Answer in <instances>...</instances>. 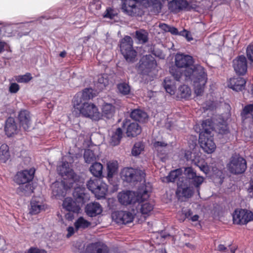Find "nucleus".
<instances>
[{
	"label": "nucleus",
	"instance_id": "f257e3e1",
	"mask_svg": "<svg viewBox=\"0 0 253 253\" xmlns=\"http://www.w3.org/2000/svg\"><path fill=\"white\" fill-rule=\"evenodd\" d=\"M175 66L169 68V71L174 79L180 81L184 72L186 79L193 83L195 93L201 95L204 92L205 86L207 82V74L206 69L202 66L194 65L192 56L184 53H177L175 56Z\"/></svg>",
	"mask_w": 253,
	"mask_h": 253
},
{
	"label": "nucleus",
	"instance_id": "f03ea898",
	"mask_svg": "<svg viewBox=\"0 0 253 253\" xmlns=\"http://www.w3.org/2000/svg\"><path fill=\"white\" fill-rule=\"evenodd\" d=\"M85 188L82 186H77L74 190L73 195L75 200L67 197L63 202V208L68 211L78 213L81 210V206L89 199L88 194L85 192Z\"/></svg>",
	"mask_w": 253,
	"mask_h": 253
},
{
	"label": "nucleus",
	"instance_id": "7ed1b4c3",
	"mask_svg": "<svg viewBox=\"0 0 253 253\" xmlns=\"http://www.w3.org/2000/svg\"><path fill=\"white\" fill-rule=\"evenodd\" d=\"M117 197L121 204L127 206L136 202L140 203L144 202L149 195L146 189L139 188L136 192L130 190L122 191L118 193Z\"/></svg>",
	"mask_w": 253,
	"mask_h": 253
},
{
	"label": "nucleus",
	"instance_id": "20e7f679",
	"mask_svg": "<svg viewBox=\"0 0 253 253\" xmlns=\"http://www.w3.org/2000/svg\"><path fill=\"white\" fill-rule=\"evenodd\" d=\"M74 110L73 114L76 117L81 115L83 117L89 118L94 121L101 119V114L96 105L88 102H79V105H76L73 102Z\"/></svg>",
	"mask_w": 253,
	"mask_h": 253
},
{
	"label": "nucleus",
	"instance_id": "39448f33",
	"mask_svg": "<svg viewBox=\"0 0 253 253\" xmlns=\"http://www.w3.org/2000/svg\"><path fill=\"white\" fill-rule=\"evenodd\" d=\"M119 47L121 54L126 60L129 63H133L136 60V51L133 47V41L129 36H125L120 41Z\"/></svg>",
	"mask_w": 253,
	"mask_h": 253
},
{
	"label": "nucleus",
	"instance_id": "423d86ee",
	"mask_svg": "<svg viewBox=\"0 0 253 253\" xmlns=\"http://www.w3.org/2000/svg\"><path fill=\"white\" fill-rule=\"evenodd\" d=\"M227 166L229 172L234 175L243 174L247 169L246 159L237 153L232 155Z\"/></svg>",
	"mask_w": 253,
	"mask_h": 253
},
{
	"label": "nucleus",
	"instance_id": "0eeeda50",
	"mask_svg": "<svg viewBox=\"0 0 253 253\" xmlns=\"http://www.w3.org/2000/svg\"><path fill=\"white\" fill-rule=\"evenodd\" d=\"M183 174L178 180H182L183 183L196 188L200 187L204 180L203 176L197 175L196 171L191 167L185 168Z\"/></svg>",
	"mask_w": 253,
	"mask_h": 253
},
{
	"label": "nucleus",
	"instance_id": "6e6552de",
	"mask_svg": "<svg viewBox=\"0 0 253 253\" xmlns=\"http://www.w3.org/2000/svg\"><path fill=\"white\" fill-rule=\"evenodd\" d=\"M57 169L59 174L63 178L62 180L66 179L67 181L76 184V185L82 186L83 182L81 181V177L70 168L68 162H63Z\"/></svg>",
	"mask_w": 253,
	"mask_h": 253
},
{
	"label": "nucleus",
	"instance_id": "1a4fd4ad",
	"mask_svg": "<svg viewBox=\"0 0 253 253\" xmlns=\"http://www.w3.org/2000/svg\"><path fill=\"white\" fill-rule=\"evenodd\" d=\"M77 186H79V185H76V184L67 181L66 179L62 180L61 182L55 181L52 184L51 186L52 194L55 198L61 199L66 196L68 190L73 187L75 189Z\"/></svg>",
	"mask_w": 253,
	"mask_h": 253
},
{
	"label": "nucleus",
	"instance_id": "9d476101",
	"mask_svg": "<svg viewBox=\"0 0 253 253\" xmlns=\"http://www.w3.org/2000/svg\"><path fill=\"white\" fill-rule=\"evenodd\" d=\"M121 177L124 181L134 184L135 183L144 180L145 173L140 169L125 168L121 172Z\"/></svg>",
	"mask_w": 253,
	"mask_h": 253
},
{
	"label": "nucleus",
	"instance_id": "9b49d317",
	"mask_svg": "<svg viewBox=\"0 0 253 253\" xmlns=\"http://www.w3.org/2000/svg\"><path fill=\"white\" fill-rule=\"evenodd\" d=\"M157 66V62L152 55H146L143 56L139 62L137 70L139 74L148 75Z\"/></svg>",
	"mask_w": 253,
	"mask_h": 253
},
{
	"label": "nucleus",
	"instance_id": "f8f14e48",
	"mask_svg": "<svg viewBox=\"0 0 253 253\" xmlns=\"http://www.w3.org/2000/svg\"><path fill=\"white\" fill-rule=\"evenodd\" d=\"M122 128L125 131L126 136L129 138L137 136L141 133L142 131L141 127L138 124L132 122L129 119H125L123 120Z\"/></svg>",
	"mask_w": 253,
	"mask_h": 253
},
{
	"label": "nucleus",
	"instance_id": "ddd939ff",
	"mask_svg": "<svg viewBox=\"0 0 253 253\" xmlns=\"http://www.w3.org/2000/svg\"><path fill=\"white\" fill-rule=\"evenodd\" d=\"M233 222L237 224L244 225L253 219V213L246 209L236 210L233 215Z\"/></svg>",
	"mask_w": 253,
	"mask_h": 253
},
{
	"label": "nucleus",
	"instance_id": "4468645a",
	"mask_svg": "<svg viewBox=\"0 0 253 253\" xmlns=\"http://www.w3.org/2000/svg\"><path fill=\"white\" fill-rule=\"evenodd\" d=\"M35 172L34 168L19 171L15 175L14 181L18 185L32 182Z\"/></svg>",
	"mask_w": 253,
	"mask_h": 253
},
{
	"label": "nucleus",
	"instance_id": "2eb2a0df",
	"mask_svg": "<svg viewBox=\"0 0 253 253\" xmlns=\"http://www.w3.org/2000/svg\"><path fill=\"white\" fill-rule=\"evenodd\" d=\"M232 66L236 74L238 76H244L248 69V62L244 55L237 56L232 61Z\"/></svg>",
	"mask_w": 253,
	"mask_h": 253
},
{
	"label": "nucleus",
	"instance_id": "dca6fc26",
	"mask_svg": "<svg viewBox=\"0 0 253 253\" xmlns=\"http://www.w3.org/2000/svg\"><path fill=\"white\" fill-rule=\"evenodd\" d=\"M17 118L20 126L25 131H29L32 124V115L30 111L26 109L21 110L18 113Z\"/></svg>",
	"mask_w": 253,
	"mask_h": 253
},
{
	"label": "nucleus",
	"instance_id": "f3484780",
	"mask_svg": "<svg viewBox=\"0 0 253 253\" xmlns=\"http://www.w3.org/2000/svg\"><path fill=\"white\" fill-rule=\"evenodd\" d=\"M199 142L203 151L208 154L212 153L216 149L213 135L199 136Z\"/></svg>",
	"mask_w": 253,
	"mask_h": 253
},
{
	"label": "nucleus",
	"instance_id": "a211bd4d",
	"mask_svg": "<svg viewBox=\"0 0 253 253\" xmlns=\"http://www.w3.org/2000/svg\"><path fill=\"white\" fill-rule=\"evenodd\" d=\"M113 218L118 224H126L131 222L133 215L130 211H118L112 214Z\"/></svg>",
	"mask_w": 253,
	"mask_h": 253
},
{
	"label": "nucleus",
	"instance_id": "6ab92c4d",
	"mask_svg": "<svg viewBox=\"0 0 253 253\" xmlns=\"http://www.w3.org/2000/svg\"><path fill=\"white\" fill-rule=\"evenodd\" d=\"M177 185L176 195L177 197L189 198L193 195V187L183 183L182 180H178Z\"/></svg>",
	"mask_w": 253,
	"mask_h": 253
},
{
	"label": "nucleus",
	"instance_id": "aec40b11",
	"mask_svg": "<svg viewBox=\"0 0 253 253\" xmlns=\"http://www.w3.org/2000/svg\"><path fill=\"white\" fill-rule=\"evenodd\" d=\"M84 253H109V249L105 244L96 242L89 244Z\"/></svg>",
	"mask_w": 253,
	"mask_h": 253
},
{
	"label": "nucleus",
	"instance_id": "412c9836",
	"mask_svg": "<svg viewBox=\"0 0 253 253\" xmlns=\"http://www.w3.org/2000/svg\"><path fill=\"white\" fill-rule=\"evenodd\" d=\"M4 130L6 135L11 137L18 133V126L15 119L12 117H9L5 121Z\"/></svg>",
	"mask_w": 253,
	"mask_h": 253
},
{
	"label": "nucleus",
	"instance_id": "4be33fe9",
	"mask_svg": "<svg viewBox=\"0 0 253 253\" xmlns=\"http://www.w3.org/2000/svg\"><path fill=\"white\" fill-rule=\"evenodd\" d=\"M153 149L162 161L169 153L168 144L164 141H156L153 144Z\"/></svg>",
	"mask_w": 253,
	"mask_h": 253
},
{
	"label": "nucleus",
	"instance_id": "5701e85b",
	"mask_svg": "<svg viewBox=\"0 0 253 253\" xmlns=\"http://www.w3.org/2000/svg\"><path fill=\"white\" fill-rule=\"evenodd\" d=\"M93 97L92 89L90 88H86L82 92L76 94L72 102H75L76 105H79V102H88Z\"/></svg>",
	"mask_w": 253,
	"mask_h": 253
},
{
	"label": "nucleus",
	"instance_id": "b1692460",
	"mask_svg": "<svg viewBox=\"0 0 253 253\" xmlns=\"http://www.w3.org/2000/svg\"><path fill=\"white\" fill-rule=\"evenodd\" d=\"M85 212L88 216L95 217L102 213V208L99 203L91 202L85 206Z\"/></svg>",
	"mask_w": 253,
	"mask_h": 253
},
{
	"label": "nucleus",
	"instance_id": "393cba45",
	"mask_svg": "<svg viewBox=\"0 0 253 253\" xmlns=\"http://www.w3.org/2000/svg\"><path fill=\"white\" fill-rule=\"evenodd\" d=\"M169 8L175 12L183 9L189 10L191 9L186 0H172L169 3Z\"/></svg>",
	"mask_w": 253,
	"mask_h": 253
},
{
	"label": "nucleus",
	"instance_id": "a878e982",
	"mask_svg": "<svg viewBox=\"0 0 253 253\" xmlns=\"http://www.w3.org/2000/svg\"><path fill=\"white\" fill-rule=\"evenodd\" d=\"M214 129V123L211 119L203 121L200 128L199 136L213 135L212 131Z\"/></svg>",
	"mask_w": 253,
	"mask_h": 253
},
{
	"label": "nucleus",
	"instance_id": "bb28decb",
	"mask_svg": "<svg viewBox=\"0 0 253 253\" xmlns=\"http://www.w3.org/2000/svg\"><path fill=\"white\" fill-rule=\"evenodd\" d=\"M246 80L243 77L230 79L228 86L236 91H242L245 88Z\"/></svg>",
	"mask_w": 253,
	"mask_h": 253
},
{
	"label": "nucleus",
	"instance_id": "cd10ccee",
	"mask_svg": "<svg viewBox=\"0 0 253 253\" xmlns=\"http://www.w3.org/2000/svg\"><path fill=\"white\" fill-rule=\"evenodd\" d=\"M34 187L32 182L19 185L16 193L20 196H29L34 192Z\"/></svg>",
	"mask_w": 253,
	"mask_h": 253
},
{
	"label": "nucleus",
	"instance_id": "c85d7f7f",
	"mask_svg": "<svg viewBox=\"0 0 253 253\" xmlns=\"http://www.w3.org/2000/svg\"><path fill=\"white\" fill-rule=\"evenodd\" d=\"M130 117L132 120L139 123H145L148 118L147 114L139 109L133 110L130 114Z\"/></svg>",
	"mask_w": 253,
	"mask_h": 253
},
{
	"label": "nucleus",
	"instance_id": "c756f323",
	"mask_svg": "<svg viewBox=\"0 0 253 253\" xmlns=\"http://www.w3.org/2000/svg\"><path fill=\"white\" fill-rule=\"evenodd\" d=\"M115 112V107L111 103H105L102 107V114L101 119L102 117L107 119H111Z\"/></svg>",
	"mask_w": 253,
	"mask_h": 253
},
{
	"label": "nucleus",
	"instance_id": "7c9ffc66",
	"mask_svg": "<svg viewBox=\"0 0 253 253\" xmlns=\"http://www.w3.org/2000/svg\"><path fill=\"white\" fill-rule=\"evenodd\" d=\"M124 135L122 127H118L115 130L112 131L110 143L113 146L118 145Z\"/></svg>",
	"mask_w": 253,
	"mask_h": 253
},
{
	"label": "nucleus",
	"instance_id": "2f4dec72",
	"mask_svg": "<svg viewBox=\"0 0 253 253\" xmlns=\"http://www.w3.org/2000/svg\"><path fill=\"white\" fill-rule=\"evenodd\" d=\"M98 186L92 193L98 199L104 198L108 192V185L102 180Z\"/></svg>",
	"mask_w": 253,
	"mask_h": 253
},
{
	"label": "nucleus",
	"instance_id": "473e14b6",
	"mask_svg": "<svg viewBox=\"0 0 253 253\" xmlns=\"http://www.w3.org/2000/svg\"><path fill=\"white\" fill-rule=\"evenodd\" d=\"M149 33L144 29H139L135 32L133 38L141 44H144L148 42L149 40Z\"/></svg>",
	"mask_w": 253,
	"mask_h": 253
},
{
	"label": "nucleus",
	"instance_id": "72a5a7b5",
	"mask_svg": "<svg viewBox=\"0 0 253 253\" xmlns=\"http://www.w3.org/2000/svg\"><path fill=\"white\" fill-rule=\"evenodd\" d=\"M191 95V90L190 88L187 85L183 84L180 85L178 88L177 96L185 100H188Z\"/></svg>",
	"mask_w": 253,
	"mask_h": 253
},
{
	"label": "nucleus",
	"instance_id": "f704fd0d",
	"mask_svg": "<svg viewBox=\"0 0 253 253\" xmlns=\"http://www.w3.org/2000/svg\"><path fill=\"white\" fill-rule=\"evenodd\" d=\"M163 85L167 92L171 95L175 93L176 87L174 81L170 79L169 77L165 78Z\"/></svg>",
	"mask_w": 253,
	"mask_h": 253
},
{
	"label": "nucleus",
	"instance_id": "c9c22d12",
	"mask_svg": "<svg viewBox=\"0 0 253 253\" xmlns=\"http://www.w3.org/2000/svg\"><path fill=\"white\" fill-rule=\"evenodd\" d=\"M103 166L100 163L94 162L89 168L90 172L95 177H99L102 175Z\"/></svg>",
	"mask_w": 253,
	"mask_h": 253
},
{
	"label": "nucleus",
	"instance_id": "e433bc0d",
	"mask_svg": "<svg viewBox=\"0 0 253 253\" xmlns=\"http://www.w3.org/2000/svg\"><path fill=\"white\" fill-rule=\"evenodd\" d=\"M9 157L10 153L8 146L5 144H2L0 147V163H6Z\"/></svg>",
	"mask_w": 253,
	"mask_h": 253
},
{
	"label": "nucleus",
	"instance_id": "4c0bfd02",
	"mask_svg": "<svg viewBox=\"0 0 253 253\" xmlns=\"http://www.w3.org/2000/svg\"><path fill=\"white\" fill-rule=\"evenodd\" d=\"M182 170L180 168L170 171L168 175L166 177L167 182H174L177 178L178 180L181 177L180 176L182 175Z\"/></svg>",
	"mask_w": 253,
	"mask_h": 253
},
{
	"label": "nucleus",
	"instance_id": "58836bf2",
	"mask_svg": "<svg viewBox=\"0 0 253 253\" xmlns=\"http://www.w3.org/2000/svg\"><path fill=\"white\" fill-rule=\"evenodd\" d=\"M30 204L31 209H30L29 213L32 215L38 214L44 209L43 205H41L39 202L35 200H32Z\"/></svg>",
	"mask_w": 253,
	"mask_h": 253
},
{
	"label": "nucleus",
	"instance_id": "ea45409f",
	"mask_svg": "<svg viewBox=\"0 0 253 253\" xmlns=\"http://www.w3.org/2000/svg\"><path fill=\"white\" fill-rule=\"evenodd\" d=\"M145 144L142 141H138L135 143L132 149L131 155L133 156H138L144 151Z\"/></svg>",
	"mask_w": 253,
	"mask_h": 253
},
{
	"label": "nucleus",
	"instance_id": "a19ab883",
	"mask_svg": "<svg viewBox=\"0 0 253 253\" xmlns=\"http://www.w3.org/2000/svg\"><path fill=\"white\" fill-rule=\"evenodd\" d=\"M91 223L85 219L83 217L81 216L74 223V225L76 229L78 230L80 228L85 229L89 227Z\"/></svg>",
	"mask_w": 253,
	"mask_h": 253
},
{
	"label": "nucleus",
	"instance_id": "79ce46f5",
	"mask_svg": "<svg viewBox=\"0 0 253 253\" xmlns=\"http://www.w3.org/2000/svg\"><path fill=\"white\" fill-rule=\"evenodd\" d=\"M84 158L86 163H93L96 161L95 155L94 152L89 149H85L84 153Z\"/></svg>",
	"mask_w": 253,
	"mask_h": 253
},
{
	"label": "nucleus",
	"instance_id": "37998d69",
	"mask_svg": "<svg viewBox=\"0 0 253 253\" xmlns=\"http://www.w3.org/2000/svg\"><path fill=\"white\" fill-rule=\"evenodd\" d=\"M102 180L98 177L91 178L86 183L87 189L93 193L95 188L99 186L98 185Z\"/></svg>",
	"mask_w": 253,
	"mask_h": 253
},
{
	"label": "nucleus",
	"instance_id": "c03bdc74",
	"mask_svg": "<svg viewBox=\"0 0 253 253\" xmlns=\"http://www.w3.org/2000/svg\"><path fill=\"white\" fill-rule=\"evenodd\" d=\"M141 202L140 203H138L140 204V212L143 215H148L149 213L153 210L154 205L149 202Z\"/></svg>",
	"mask_w": 253,
	"mask_h": 253
},
{
	"label": "nucleus",
	"instance_id": "a18cd8bd",
	"mask_svg": "<svg viewBox=\"0 0 253 253\" xmlns=\"http://www.w3.org/2000/svg\"><path fill=\"white\" fill-rule=\"evenodd\" d=\"M118 169L117 161L109 162L107 163V176L112 178Z\"/></svg>",
	"mask_w": 253,
	"mask_h": 253
},
{
	"label": "nucleus",
	"instance_id": "49530a36",
	"mask_svg": "<svg viewBox=\"0 0 253 253\" xmlns=\"http://www.w3.org/2000/svg\"><path fill=\"white\" fill-rule=\"evenodd\" d=\"M148 4L149 6L152 7L155 12L158 13L161 12L163 6L160 0H148Z\"/></svg>",
	"mask_w": 253,
	"mask_h": 253
},
{
	"label": "nucleus",
	"instance_id": "de8ad7c7",
	"mask_svg": "<svg viewBox=\"0 0 253 253\" xmlns=\"http://www.w3.org/2000/svg\"><path fill=\"white\" fill-rule=\"evenodd\" d=\"M117 88L120 93L124 95H126L129 94L130 91V87L129 84L126 83H122L117 84Z\"/></svg>",
	"mask_w": 253,
	"mask_h": 253
},
{
	"label": "nucleus",
	"instance_id": "09e8293b",
	"mask_svg": "<svg viewBox=\"0 0 253 253\" xmlns=\"http://www.w3.org/2000/svg\"><path fill=\"white\" fill-rule=\"evenodd\" d=\"M118 15V12L116 9L113 7H108L106 8L103 16L105 18L113 19Z\"/></svg>",
	"mask_w": 253,
	"mask_h": 253
},
{
	"label": "nucleus",
	"instance_id": "8fccbe9b",
	"mask_svg": "<svg viewBox=\"0 0 253 253\" xmlns=\"http://www.w3.org/2000/svg\"><path fill=\"white\" fill-rule=\"evenodd\" d=\"M98 84L100 85V87L102 89L107 86L109 84L108 75L103 74L99 75L98 78Z\"/></svg>",
	"mask_w": 253,
	"mask_h": 253
},
{
	"label": "nucleus",
	"instance_id": "3c124183",
	"mask_svg": "<svg viewBox=\"0 0 253 253\" xmlns=\"http://www.w3.org/2000/svg\"><path fill=\"white\" fill-rule=\"evenodd\" d=\"M214 129H215V131L221 134H225L229 132L227 128V126L224 122L222 123H219L215 126V127L214 126Z\"/></svg>",
	"mask_w": 253,
	"mask_h": 253
},
{
	"label": "nucleus",
	"instance_id": "603ef678",
	"mask_svg": "<svg viewBox=\"0 0 253 253\" xmlns=\"http://www.w3.org/2000/svg\"><path fill=\"white\" fill-rule=\"evenodd\" d=\"M32 77L30 73H27L23 75L16 76L15 80L18 83H27L32 79Z\"/></svg>",
	"mask_w": 253,
	"mask_h": 253
},
{
	"label": "nucleus",
	"instance_id": "864d4df0",
	"mask_svg": "<svg viewBox=\"0 0 253 253\" xmlns=\"http://www.w3.org/2000/svg\"><path fill=\"white\" fill-rule=\"evenodd\" d=\"M65 11L64 9H59L57 10V15H53L52 16H50V15L42 16L41 17V18L45 19L46 20H48V19H53L56 18H61L63 16L65 15Z\"/></svg>",
	"mask_w": 253,
	"mask_h": 253
},
{
	"label": "nucleus",
	"instance_id": "5fc2aeb1",
	"mask_svg": "<svg viewBox=\"0 0 253 253\" xmlns=\"http://www.w3.org/2000/svg\"><path fill=\"white\" fill-rule=\"evenodd\" d=\"M253 112V104L246 105L243 109L241 115L243 118H246V116Z\"/></svg>",
	"mask_w": 253,
	"mask_h": 253
},
{
	"label": "nucleus",
	"instance_id": "6e6d98bb",
	"mask_svg": "<svg viewBox=\"0 0 253 253\" xmlns=\"http://www.w3.org/2000/svg\"><path fill=\"white\" fill-rule=\"evenodd\" d=\"M197 165L200 170L205 174H207L210 172V168L205 161H203L201 164H197Z\"/></svg>",
	"mask_w": 253,
	"mask_h": 253
},
{
	"label": "nucleus",
	"instance_id": "4d7b16f0",
	"mask_svg": "<svg viewBox=\"0 0 253 253\" xmlns=\"http://www.w3.org/2000/svg\"><path fill=\"white\" fill-rule=\"evenodd\" d=\"M247 56L248 59L253 62V45H249L246 49Z\"/></svg>",
	"mask_w": 253,
	"mask_h": 253
},
{
	"label": "nucleus",
	"instance_id": "13d9d810",
	"mask_svg": "<svg viewBox=\"0 0 253 253\" xmlns=\"http://www.w3.org/2000/svg\"><path fill=\"white\" fill-rule=\"evenodd\" d=\"M84 247L82 246L80 243H77L72 249L75 253H84Z\"/></svg>",
	"mask_w": 253,
	"mask_h": 253
},
{
	"label": "nucleus",
	"instance_id": "bf43d9fd",
	"mask_svg": "<svg viewBox=\"0 0 253 253\" xmlns=\"http://www.w3.org/2000/svg\"><path fill=\"white\" fill-rule=\"evenodd\" d=\"M20 89L19 85L15 83H12L10 84L9 87V92L11 93H17Z\"/></svg>",
	"mask_w": 253,
	"mask_h": 253
},
{
	"label": "nucleus",
	"instance_id": "052dcab7",
	"mask_svg": "<svg viewBox=\"0 0 253 253\" xmlns=\"http://www.w3.org/2000/svg\"><path fill=\"white\" fill-rule=\"evenodd\" d=\"M101 7V3L98 1L92 2L89 4V8L91 11L92 12H94L93 10L95 9L96 10H99Z\"/></svg>",
	"mask_w": 253,
	"mask_h": 253
},
{
	"label": "nucleus",
	"instance_id": "680f3d73",
	"mask_svg": "<svg viewBox=\"0 0 253 253\" xmlns=\"http://www.w3.org/2000/svg\"><path fill=\"white\" fill-rule=\"evenodd\" d=\"M197 139L196 136L191 135L189 136L188 138V144L190 147H192L193 148H195L197 145Z\"/></svg>",
	"mask_w": 253,
	"mask_h": 253
},
{
	"label": "nucleus",
	"instance_id": "e2e57ef3",
	"mask_svg": "<svg viewBox=\"0 0 253 253\" xmlns=\"http://www.w3.org/2000/svg\"><path fill=\"white\" fill-rule=\"evenodd\" d=\"M247 192L251 197L253 196V179H251L249 181V185L247 188Z\"/></svg>",
	"mask_w": 253,
	"mask_h": 253
},
{
	"label": "nucleus",
	"instance_id": "0e129e2a",
	"mask_svg": "<svg viewBox=\"0 0 253 253\" xmlns=\"http://www.w3.org/2000/svg\"><path fill=\"white\" fill-rule=\"evenodd\" d=\"M192 153L191 151L187 150L185 151L184 154V157L186 159L187 161H193V159H192Z\"/></svg>",
	"mask_w": 253,
	"mask_h": 253
},
{
	"label": "nucleus",
	"instance_id": "69168bd1",
	"mask_svg": "<svg viewBox=\"0 0 253 253\" xmlns=\"http://www.w3.org/2000/svg\"><path fill=\"white\" fill-rule=\"evenodd\" d=\"M74 213L75 212H72V211H68L65 215V218L69 221H72L74 218Z\"/></svg>",
	"mask_w": 253,
	"mask_h": 253
},
{
	"label": "nucleus",
	"instance_id": "338daca9",
	"mask_svg": "<svg viewBox=\"0 0 253 253\" xmlns=\"http://www.w3.org/2000/svg\"><path fill=\"white\" fill-rule=\"evenodd\" d=\"M159 27L165 32H168L169 25L166 23H160L159 25Z\"/></svg>",
	"mask_w": 253,
	"mask_h": 253
},
{
	"label": "nucleus",
	"instance_id": "774afa93",
	"mask_svg": "<svg viewBox=\"0 0 253 253\" xmlns=\"http://www.w3.org/2000/svg\"><path fill=\"white\" fill-rule=\"evenodd\" d=\"M178 29L173 27L169 26V29L168 30V32L170 33L172 35H177L178 34Z\"/></svg>",
	"mask_w": 253,
	"mask_h": 253
}]
</instances>
